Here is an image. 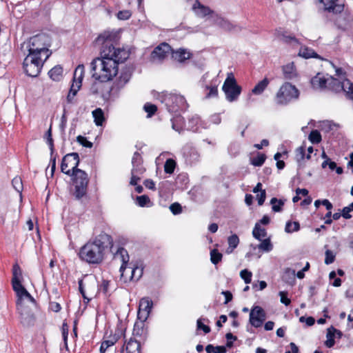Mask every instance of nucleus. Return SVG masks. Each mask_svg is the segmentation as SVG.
<instances>
[{
  "mask_svg": "<svg viewBox=\"0 0 353 353\" xmlns=\"http://www.w3.org/2000/svg\"><path fill=\"white\" fill-rule=\"evenodd\" d=\"M119 36L117 32L105 31L96 39V45L100 46V57L90 63L92 77L100 82L111 81L118 74L119 63L129 57L125 49L116 48Z\"/></svg>",
  "mask_w": 353,
  "mask_h": 353,
  "instance_id": "1",
  "label": "nucleus"
},
{
  "mask_svg": "<svg viewBox=\"0 0 353 353\" xmlns=\"http://www.w3.org/2000/svg\"><path fill=\"white\" fill-rule=\"evenodd\" d=\"M79 157L78 153L72 152L65 155L61 161V170L63 173L72 176L74 186V195L77 199H81L87 193L89 179L88 174L78 168Z\"/></svg>",
  "mask_w": 353,
  "mask_h": 353,
  "instance_id": "2",
  "label": "nucleus"
},
{
  "mask_svg": "<svg viewBox=\"0 0 353 353\" xmlns=\"http://www.w3.org/2000/svg\"><path fill=\"white\" fill-rule=\"evenodd\" d=\"M108 247L114 256L117 249H114L111 236L101 232L85 243L81 248L79 255L81 260L88 263L99 264L103 261L105 249Z\"/></svg>",
  "mask_w": 353,
  "mask_h": 353,
  "instance_id": "3",
  "label": "nucleus"
},
{
  "mask_svg": "<svg viewBox=\"0 0 353 353\" xmlns=\"http://www.w3.org/2000/svg\"><path fill=\"white\" fill-rule=\"evenodd\" d=\"M114 259L122 262L119 271L121 272V279L123 282L139 281L143 274V268L138 264H132L129 262V255L125 249L122 247L117 248L114 253Z\"/></svg>",
  "mask_w": 353,
  "mask_h": 353,
  "instance_id": "4",
  "label": "nucleus"
},
{
  "mask_svg": "<svg viewBox=\"0 0 353 353\" xmlns=\"http://www.w3.org/2000/svg\"><path fill=\"white\" fill-rule=\"evenodd\" d=\"M51 44L50 37L44 33L38 34L21 44V49L32 54L48 59L51 54L49 47Z\"/></svg>",
  "mask_w": 353,
  "mask_h": 353,
  "instance_id": "5",
  "label": "nucleus"
},
{
  "mask_svg": "<svg viewBox=\"0 0 353 353\" xmlns=\"http://www.w3.org/2000/svg\"><path fill=\"white\" fill-rule=\"evenodd\" d=\"M161 102L165 103L168 112L176 113L185 110L188 103L183 96L176 93H163L161 96Z\"/></svg>",
  "mask_w": 353,
  "mask_h": 353,
  "instance_id": "6",
  "label": "nucleus"
},
{
  "mask_svg": "<svg viewBox=\"0 0 353 353\" xmlns=\"http://www.w3.org/2000/svg\"><path fill=\"white\" fill-rule=\"evenodd\" d=\"M47 59L32 54H28L23 60V68L26 74L31 77H37Z\"/></svg>",
  "mask_w": 353,
  "mask_h": 353,
  "instance_id": "7",
  "label": "nucleus"
},
{
  "mask_svg": "<svg viewBox=\"0 0 353 353\" xmlns=\"http://www.w3.org/2000/svg\"><path fill=\"white\" fill-rule=\"evenodd\" d=\"M299 96V92L294 85L285 83L276 94V101L279 105H287L292 100L298 99Z\"/></svg>",
  "mask_w": 353,
  "mask_h": 353,
  "instance_id": "8",
  "label": "nucleus"
},
{
  "mask_svg": "<svg viewBox=\"0 0 353 353\" xmlns=\"http://www.w3.org/2000/svg\"><path fill=\"white\" fill-rule=\"evenodd\" d=\"M222 90L225 94L226 99L230 102L236 101L241 94V87L237 84L232 72L228 73Z\"/></svg>",
  "mask_w": 353,
  "mask_h": 353,
  "instance_id": "9",
  "label": "nucleus"
},
{
  "mask_svg": "<svg viewBox=\"0 0 353 353\" xmlns=\"http://www.w3.org/2000/svg\"><path fill=\"white\" fill-rule=\"evenodd\" d=\"M327 90H332L335 92H339L341 91L344 92L347 97L349 98L350 94L348 92H353V83H352L350 80L345 79H339L334 78L332 77H330L327 80Z\"/></svg>",
  "mask_w": 353,
  "mask_h": 353,
  "instance_id": "10",
  "label": "nucleus"
},
{
  "mask_svg": "<svg viewBox=\"0 0 353 353\" xmlns=\"http://www.w3.org/2000/svg\"><path fill=\"white\" fill-rule=\"evenodd\" d=\"M213 23L225 32H239L242 30L243 28L230 21L227 18L216 12L213 17Z\"/></svg>",
  "mask_w": 353,
  "mask_h": 353,
  "instance_id": "11",
  "label": "nucleus"
},
{
  "mask_svg": "<svg viewBox=\"0 0 353 353\" xmlns=\"http://www.w3.org/2000/svg\"><path fill=\"white\" fill-rule=\"evenodd\" d=\"M266 319L264 310L260 306L254 307L250 313L249 322L254 327H261Z\"/></svg>",
  "mask_w": 353,
  "mask_h": 353,
  "instance_id": "12",
  "label": "nucleus"
},
{
  "mask_svg": "<svg viewBox=\"0 0 353 353\" xmlns=\"http://www.w3.org/2000/svg\"><path fill=\"white\" fill-rule=\"evenodd\" d=\"M183 157L187 165H192L200 160L198 151L190 144H186L183 148Z\"/></svg>",
  "mask_w": 353,
  "mask_h": 353,
  "instance_id": "13",
  "label": "nucleus"
},
{
  "mask_svg": "<svg viewBox=\"0 0 353 353\" xmlns=\"http://www.w3.org/2000/svg\"><path fill=\"white\" fill-rule=\"evenodd\" d=\"M192 11L199 18L211 17L213 19L216 12L209 6L202 4L199 0H195L192 6Z\"/></svg>",
  "mask_w": 353,
  "mask_h": 353,
  "instance_id": "14",
  "label": "nucleus"
},
{
  "mask_svg": "<svg viewBox=\"0 0 353 353\" xmlns=\"http://www.w3.org/2000/svg\"><path fill=\"white\" fill-rule=\"evenodd\" d=\"M170 46L165 43H161L156 47L151 53V59L153 62L162 61L168 54Z\"/></svg>",
  "mask_w": 353,
  "mask_h": 353,
  "instance_id": "15",
  "label": "nucleus"
},
{
  "mask_svg": "<svg viewBox=\"0 0 353 353\" xmlns=\"http://www.w3.org/2000/svg\"><path fill=\"white\" fill-rule=\"evenodd\" d=\"M250 247L252 248V251H250L249 252L247 253V257H250L251 256L256 254V250H259V252H260L261 250L263 252H269L273 248V245L271 243V241L270 239H265L263 240L261 243L258 245H251Z\"/></svg>",
  "mask_w": 353,
  "mask_h": 353,
  "instance_id": "16",
  "label": "nucleus"
},
{
  "mask_svg": "<svg viewBox=\"0 0 353 353\" xmlns=\"http://www.w3.org/2000/svg\"><path fill=\"white\" fill-rule=\"evenodd\" d=\"M276 37L281 41L296 46L299 45L298 40L292 35L287 34L281 28L276 29L275 31Z\"/></svg>",
  "mask_w": 353,
  "mask_h": 353,
  "instance_id": "17",
  "label": "nucleus"
},
{
  "mask_svg": "<svg viewBox=\"0 0 353 353\" xmlns=\"http://www.w3.org/2000/svg\"><path fill=\"white\" fill-rule=\"evenodd\" d=\"M132 169L131 173L141 175L145 172V168L141 164V157L138 152H135L132 159Z\"/></svg>",
  "mask_w": 353,
  "mask_h": 353,
  "instance_id": "18",
  "label": "nucleus"
},
{
  "mask_svg": "<svg viewBox=\"0 0 353 353\" xmlns=\"http://www.w3.org/2000/svg\"><path fill=\"white\" fill-rule=\"evenodd\" d=\"M152 307V301L148 297L142 298L139 301V310L143 313V319H148Z\"/></svg>",
  "mask_w": 353,
  "mask_h": 353,
  "instance_id": "19",
  "label": "nucleus"
},
{
  "mask_svg": "<svg viewBox=\"0 0 353 353\" xmlns=\"http://www.w3.org/2000/svg\"><path fill=\"white\" fill-rule=\"evenodd\" d=\"M327 80L323 74L318 73L311 80V84L314 89H325L327 88Z\"/></svg>",
  "mask_w": 353,
  "mask_h": 353,
  "instance_id": "20",
  "label": "nucleus"
},
{
  "mask_svg": "<svg viewBox=\"0 0 353 353\" xmlns=\"http://www.w3.org/2000/svg\"><path fill=\"white\" fill-rule=\"evenodd\" d=\"M172 57L174 61L179 63H183L190 58V53L187 52L185 50L180 49L173 52Z\"/></svg>",
  "mask_w": 353,
  "mask_h": 353,
  "instance_id": "21",
  "label": "nucleus"
},
{
  "mask_svg": "<svg viewBox=\"0 0 353 353\" xmlns=\"http://www.w3.org/2000/svg\"><path fill=\"white\" fill-rule=\"evenodd\" d=\"M283 72L285 79L291 80L296 77L294 63H289L283 67Z\"/></svg>",
  "mask_w": 353,
  "mask_h": 353,
  "instance_id": "22",
  "label": "nucleus"
},
{
  "mask_svg": "<svg viewBox=\"0 0 353 353\" xmlns=\"http://www.w3.org/2000/svg\"><path fill=\"white\" fill-rule=\"evenodd\" d=\"M145 324L142 321H136L133 329V336H139L143 339L146 337V330L144 328Z\"/></svg>",
  "mask_w": 353,
  "mask_h": 353,
  "instance_id": "23",
  "label": "nucleus"
},
{
  "mask_svg": "<svg viewBox=\"0 0 353 353\" xmlns=\"http://www.w3.org/2000/svg\"><path fill=\"white\" fill-rule=\"evenodd\" d=\"M141 344L136 339H130L126 343V353H140Z\"/></svg>",
  "mask_w": 353,
  "mask_h": 353,
  "instance_id": "24",
  "label": "nucleus"
},
{
  "mask_svg": "<svg viewBox=\"0 0 353 353\" xmlns=\"http://www.w3.org/2000/svg\"><path fill=\"white\" fill-rule=\"evenodd\" d=\"M48 75L53 81H59L63 77L62 67L59 65H55L48 72Z\"/></svg>",
  "mask_w": 353,
  "mask_h": 353,
  "instance_id": "25",
  "label": "nucleus"
},
{
  "mask_svg": "<svg viewBox=\"0 0 353 353\" xmlns=\"http://www.w3.org/2000/svg\"><path fill=\"white\" fill-rule=\"evenodd\" d=\"M14 291L16 292L18 297L17 304L19 305L21 303V296L26 290V289L22 285L21 281H15L12 283Z\"/></svg>",
  "mask_w": 353,
  "mask_h": 353,
  "instance_id": "26",
  "label": "nucleus"
},
{
  "mask_svg": "<svg viewBox=\"0 0 353 353\" xmlns=\"http://www.w3.org/2000/svg\"><path fill=\"white\" fill-rule=\"evenodd\" d=\"M299 55L305 59L320 58V57L314 51L313 49L305 46L301 47L299 52Z\"/></svg>",
  "mask_w": 353,
  "mask_h": 353,
  "instance_id": "27",
  "label": "nucleus"
},
{
  "mask_svg": "<svg viewBox=\"0 0 353 353\" xmlns=\"http://www.w3.org/2000/svg\"><path fill=\"white\" fill-rule=\"evenodd\" d=\"M204 91L205 99H209L218 97V88L216 85H206Z\"/></svg>",
  "mask_w": 353,
  "mask_h": 353,
  "instance_id": "28",
  "label": "nucleus"
},
{
  "mask_svg": "<svg viewBox=\"0 0 353 353\" xmlns=\"http://www.w3.org/2000/svg\"><path fill=\"white\" fill-rule=\"evenodd\" d=\"M270 83V81L267 78H264L263 80L259 81L252 90V92L254 94H261L265 90Z\"/></svg>",
  "mask_w": 353,
  "mask_h": 353,
  "instance_id": "29",
  "label": "nucleus"
},
{
  "mask_svg": "<svg viewBox=\"0 0 353 353\" xmlns=\"http://www.w3.org/2000/svg\"><path fill=\"white\" fill-rule=\"evenodd\" d=\"M92 114L96 125L101 126L105 120L103 111L99 108L93 110Z\"/></svg>",
  "mask_w": 353,
  "mask_h": 353,
  "instance_id": "30",
  "label": "nucleus"
},
{
  "mask_svg": "<svg viewBox=\"0 0 353 353\" xmlns=\"http://www.w3.org/2000/svg\"><path fill=\"white\" fill-rule=\"evenodd\" d=\"M253 236L257 240L261 241V239L267 235L266 230L261 228L259 223H256L252 231Z\"/></svg>",
  "mask_w": 353,
  "mask_h": 353,
  "instance_id": "31",
  "label": "nucleus"
},
{
  "mask_svg": "<svg viewBox=\"0 0 353 353\" xmlns=\"http://www.w3.org/2000/svg\"><path fill=\"white\" fill-rule=\"evenodd\" d=\"M228 242L229 247L228 248L226 252L228 254H230L238 246L239 243V239L236 234H233L228 237Z\"/></svg>",
  "mask_w": 353,
  "mask_h": 353,
  "instance_id": "32",
  "label": "nucleus"
},
{
  "mask_svg": "<svg viewBox=\"0 0 353 353\" xmlns=\"http://www.w3.org/2000/svg\"><path fill=\"white\" fill-rule=\"evenodd\" d=\"M172 128L179 132H181L183 130V118L181 116H176L172 119Z\"/></svg>",
  "mask_w": 353,
  "mask_h": 353,
  "instance_id": "33",
  "label": "nucleus"
},
{
  "mask_svg": "<svg viewBox=\"0 0 353 353\" xmlns=\"http://www.w3.org/2000/svg\"><path fill=\"white\" fill-rule=\"evenodd\" d=\"M84 72V65L83 64L79 65L74 70V81H77L81 83L83 78Z\"/></svg>",
  "mask_w": 353,
  "mask_h": 353,
  "instance_id": "34",
  "label": "nucleus"
},
{
  "mask_svg": "<svg viewBox=\"0 0 353 353\" xmlns=\"http://www.w3.org/2000/svg\"><path fill=\"white\" fill-rule=\"evenodd\" d=\"M270 204L272 205V211L279 212L282 211V207L284 205V201L281 199H277L274 197L270 200Z\"/></svg>",
  "mask_w": 353,
  "mask_h": 353,
  "instance_id": "35",
  "label": "nucleus"
},
{
  "mask_svg": "<svg viewBox=\"0 0 353 353\" xmlns=\"http://www.w3.org/2000/svg\"><path fill=\"white\" fill-rule=\"evenodd\" d=\"M308 139L314 144L319 143L321 141V133L317 130H313L310 133Z\"/></svg>",
  "mask_w": 353,
  "mask_h": 353,
  "instance_id": "36",
  "label": "nucleus"
},
{
  "mask_svg": "<svg viewBox=\"0 0 353 353\" xmlns=\"http://www.w3.org/2000/svg\"><path fill=\"white\" fill-rule=\"evenodd\" d=\"M223 255L216 249H213L210 252V261L211 262L216 265L222 259Z\"/></svg>",
  "mask_w": 353,
  "mask_h": 353,
  "instance_id": "37",
  "label": "nucleus"
},
{
  "mask_svg": "<svg viewBox=\"0 0 353 353\" xmlns=\"http://www.w3.org/2000/svg\"><path fill=\"white\" fill-rule=\"evenodd\" d=\"M300 229V225L298 222L294 221L293 223L288 221L285 225V231L288 233H292L293 232H297Z\"/></svg>",
  "mask_w": 353,
  "mask_h": 353,
  "instance_id": "38",
  "label": "nucleus"
},
{
  "mask_svg": "<svg viewBox=\"0 0 353 353\" xmlns=\"http://www.w3.org/2000/svg\"><path fill=\"white\" fill-rule=\"evenodd\" d=\"M176 162L172 159H168L165 163L164 170L168 174H172L174 172Z\"/></svg>",
  "mask_w": 353,
  "mask_h": 353,
  "instance_id": "39",
  "label": "nucleus"
},
{
  "mask_svg": "<svg viewBox=\"0 0 353 353\" xmlns=\"http://www.w3.org/2000/svg\"><path fill=\"white\" fill-rule=\"evenodd\" d=\"M266 156L264 154H258L251 159V163L254 166H261L265 162Z\"/></svg>",
  "mask_w": 353,
  "mask_h": 353,
  "instance_id": "40",
  "label": "nucleus"
},
{
  "mask_svg": "<svg viewBox=\"0 0 353 353\" xmlns=\"http://www.w3.org/2000/svg\"><path fill=\"white\" fill-rule=\"evenodd\" d=\"M150 203V199L147 195H141L137 196L136 203L140 207L148 206Z\"/></svg>",
  "mask_w": 353,
  "mask_h": 353,
  "instance_id": "41",
  "label": "nucleus"
},
{
  "mask_svg": "<svg viewBox=\"0 0 353 353\" xmlns=\"http://www.w3.org/2000/svg\"><path fill=\"white\" fill-rule=\"evenodd\" d=\"M131 74L128 72L121 73L119 79L117 81V85L119 87H123L125 84H126L129 80L130 79Z\"/></svg>",
  "mask_w": 353,
  "mask_h": 353,
  "instance_id": "42",
  "label": "nucleus"
},
{
  "mask_svg": "<svg viewBox=\"0 0 353 353\" xmlns=\"http://www.w3.org/2000/svg\"><path fill=\"white\" fill-rule=\"evenodd\" d=\"M21 270L18 264H14L12 268V281H21L20 278L21 277Z\"/></svg>",
  "mask_w": 353,
  "mask_h": 353,
  "instance_id": "43",
  "label": "nucleus"
},
{
  "mask_svg": "<svg viewBox=\"0 0 353 353\" xmlns=\"http://www.w3.org/2000/svg\"><path fill=\"white\" fill-rule=\"evenodd\" d=\"M12 184L14 190L21 194L23 190V183L20 177H14L12 181Z\"/></svg>",
  "mask_w": 353,
  "mask_h": 353,
  "instance_id": "44",
  "label": "nucleus"
},
{
  "mask_svg": "<svg viewBox=\"0 0 353 353\" xmlns=\"http://www.w3.org/2000/svg\"><path fill=\"white\" fill-rule=\"evenodd\" d=\"M144 110L148 113V117H151L157 110V107L152 103H146L143 106Z\"/></svg>",
  "mask_w": 353,
  "mask_h": 353,
  "instance_id": "45",
  "label": "nucleus"
},
{
  "mask_svg": "<svg viewBox=\"0 0 353 353\" xmlns=\"http://www.w3.org/2000/svg\"><path fill=\"white\" fill-rule=\"evenodd\" d=\"M325 263L326 265H330L334 263L336 257V253L330 250H327L325 252Z\"/></svg>",
  "mask_w": 353,
  "mask_h": 353,
  "instance_id": "46",
  "label": "nucleus"
},
{
  "mask_svg": "<svg viewBox=\"0 0 353 353\" xmlns=\"http://www.w3.org/2000/svg\"><path fill=\"white\" fill-rule=\"evenodd\" d=\"M240 276L246 284L250 283L252 281V274L247 269L243 270L240 272Z\"/></svg>",
  "mask_w": 353,
  "mask_h": 353,
  "instance_id": "47",
  "label": "nucleus"
},
{
  "mask_svg": "<svg viewBox=\"0 0 353 353\" xmlns=\"http://www.w3.org/2000/svg\"><path fill=\"white\" fill-rule=\"evenodd\" d=\"M77 140L81 145L85 148H91L93 145L92 142L89 141L85 137L83 136H78Z\"/></svg>",
  "mask_w": 353,
  "mask_h": 353,
  "instance_id": "48",
  "label": "nucleus"
},
{
  "mask_svg": "<svg viewBox=\"0 0 353 353\" xmlns=\"http://www.w3.org/2000/svg\"><path fill=\"white\" fill-rule=\"evenodd\" d=\"M279 295L280 296V301L283 304H284L286 306H288L290 304L291 301L290 299L288 298V292H287L281 291V292H279Z\"/></svg>",
  "mask_w": 353,
  "mask_h": 353,
  "instance_id": "49",
  "label": "nucleus"
},
{
  "mask_svg": "<svg viewBox=\"0 0 353 353\" xmlns=\"http://www.w3.org/2000/svg\"><path fill=\"white\" fill-rule=\"evenodd\" d=\"M132 15V13L128 10H121L117 13V18L120 20H127Z\"/></svg>",
  "mask_w": 353,
  "mask_h": 353,
  "instance_id": "50",
  "label": "nucleus"
},
{
  "mask_svg": "<svg viewBox=\"0 0 353 353\" xmlns=\"http://www.w3.org/2000/svg\"><path fill=\"white\" fill-rule=\"evenodd\" d=\"M170 210L174 215L179 214L182 212L181 205L179 203H174L170 205Z\"/></svg>",
  "mask_w": 353,
  "mask_h": 353,
  "instance_id": "51",
  "label": "nucleus"
},
{
  "mask_svg": "<svg viewBox=\"0 0 353 353\" xmlns=\"http://www.w3.org/2000/svg\"><path fill=\"white\" fill-rule=\"evenodd\" d=\"M305 149L303 146H301L296 150V158L297 161H300L305 158Z\"/></svg>",
  "mask_w": 353,
  "mask_h": 353,
  "instance_id": "52",
  "label": "nucleus"
},
{
  "mask_svg": "<svg viewBox=\"0 0 353 353\" xmlns=\"http://www.w3.org/2000/svg\"><path fill=\"white\" fill-rule=\"evenodd\" d=\"M101 82H94L92 84L90 88V92L92 94H97L99 92V90L101 89L102 85Z\"/></svg>",
  "mask_w": 353,
  "mask_h": 353,
  "instance_id": "53",
  "label": "nucleus"
},
{
  "mask_svg": "<svg viewBox=\"0 0 353 353\" xmlns=\"http://www.w3.org/2000/svg\"><path fill=\"white\" fill-rule=\"evenodd\" d=\"M81 86V82L74 81L69 92H72V94L73 95H76L77 93L78 92L79 90L80 89Z\"/></svg>",
  "mask_w": 353,
  "mask_h": 353,
  "instance_id": "54",
  "label": "nucleus"
},
{
  "mask_svg": "<svg viewBox=\"0 0 353 353\" xmlns=\"http://www.w3.org/2000/svg\"><path fill=\"white\" fill-rule=\"evenodd\" d=\"M335 333H337L339 336L341 335V332L339 330L335 329L333 327H330L327 330V334H326L327 339H334Z\"/></svg>",
  "mask_w": 353,
  "mask_h": 353,
  "instance_id": "55",
  "label": "nucleus"
},
{
  "mask_svg": "<svg viewBox=\"0 0 353 353\" xmlns=\"http://www.w3.org/2000/svg\"><path fill=\"white\" fill-rule=\"evenodd\" d=\"M78 284H79V292L81 294L83 299L84 300L87 299L88 301H89L90 300V299L87 297V296L85 294V289H84L83 280V279H79V281H78Z\"/></svg>",
  "mask_w": 353,
  "mask_h": 353,
  "instance_id": "56",
  "label": "nucleus"
},
{
  "mask_svg": "<svg viewBox=\"0 0 353 353\" xmlns=\"http://www.w3.org/2000/svg\"><path fill=\"white\" fill-rule=\"evenodd\" d=\"M62 335L63 339L65 343V345L67 346V340L68 335V326L66 323H63L62 325Z\"/></svg>",
  "mask_w": 353,
  "mask_h": 353,
  "instance_id": "57",
  "label": "nucleus"
},
{
  "mask_svg": "<svg viewBox=\"0 0 353 353\" xmlns=\"http://www.w3.org/2000/svg\"><path fill=\"white\" fill-rule=\"evenodd\" d=\"M196 324L197 328L199 330H203L205 334L209 333L210 332V327L208 325H204L201 322V320L200 319L197 320Z\"/></svg>",
  "mask_w": 353,
  "mask_h": 353,
  "instance_id": "58",
  "label": "nucleus"
},
{
  "mask_svg": "<svg viewBox=\"0 0 353 353\" xmlns=\"http://www.w3.org/2000/svg\"><path fill=\"white\" fill-rule=\"evenodd\" d=\"M265 197H266V193H265V190H261V192L256 195L258 204L259 205H262L263 204V203L265 200Z\"/></svg>",
  "mask_w": 353,
  "mask_h": 353,
  "instance_id": "59",
  "label": "nucleus"
},
{
  "mask_svg": "<svg viewBox=\"0 0 353 353\" xmlns=\"http://www.w3.org/2000/svg\"><path fill=\"white\" fill-rule=\"evenodd\" d=\"M114 342L112 341L107 340L102 342L101 347H100V351L105 352L106 350L114 345Z\"/></svg>",
  "mask_w": 353,
  "mask_h": 353,
  "instance_id": "60",
  "label": "nucleus"
},
{
  "mask_svg": "<svg viewBox=\"0 0 353 353\" xmlns=\"http://www.w3.org/2000/svg\"><path fill=\"white\" fill-rule=\"evenodd\" d=\"M132 176L130 179V183L132 185H136L138 181L140 180V175L135 174L134 173H131Z\"/></svg>",
  "mask_w": 353,
  "mask_h": 353,
  "instance_id": "61",
  "label": "nucleus"
},
{
  "mask_svg": "<svg viewBox=\"0 0 353 353\" xmlns=\"http://www.w3.org/2000/svg\"><path fill=\"white\" fill-rule=\"evenodd\" d=\"M222 294L224 295L225 299V302H224L225 304H227L230 301H232V293L230 291H223Z\"/></svg>",
  "mask_w": 353,
  "mask_h": 353,
  "instance_id": "62",
  "label": "nucleus"
},
{
  "mask_svg": "<svg viewBox=\"0 0 353 353\" xmlns=\"http://www.w3.org/2000/svg\"><path fill=\"white\" fill-rule=\"evenodd\" d=\"M145 186L150 189V190H154L155 189V183L151 179H146L144 181Z\"/></svg>",
  "mask_w": 353,
  "mask_h": 353,
  "instance_id": "63",
  "label": "nucleus"
},
{
  "mask_svg": "<svg viewBox=\"0 0 353 353\" xmlns=\"http://www.w3.org/2000/svg\"><path fill=\"white\" fill-rule=\"evenodd\" d=\"M350 210L349 208L344 207L342 210L341 215L345 219H349L352 217L351 214H350Z\"/></svg>",
  "mask_w": 353,
  "mask_h": 353,
  "instance_id": "64",
  "label": "nucleus"
}]
</instances>
